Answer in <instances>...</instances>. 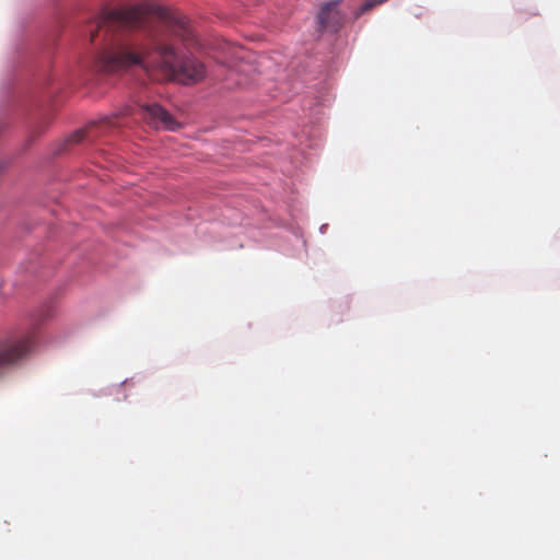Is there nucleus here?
<instances>
[{
	"label": "nucleus",
	"instance_id": "2",
	"mask_svg": "<svg viewBox=\"0 0 560 560\" xmlns=\"http://www.w3.org/2000/svg\"><path fill=\"white\" fill-rule=\"evenodd\" d=\"M156 25L163 34L179 38L184 45L195 44V34L185 19L176 11L155 3L104 11L97 19L95 30L90 32L93 43L101 32L104 36L122 27H148Z\"/></svg>",
	"mask_w": 560,
	"mask_h": 560
},
{
	"label": "nucleus",
	"instance_id": "9",
	"mask_svg": "<svg viewBox=\"0 0 560 560\" xmlns=\"http://www.w3.org/2000/svg\"><path fill=\"white\" fill-rule=\"evenodd\" d=\"M37 120H39L37 118ZM52 120V115L50 113H43L40 114V122L37 121V125H36V128H37V132L39 131V129H44L46 128Z\"/></svg>",
	"mask_w": 560,
	"mask_h": 560
},
{
	"label": "nucleus",
	"instance_id": "3",
	"mask_svg": "<svg viewBox=\"0 0 560 560\" xmlns=\"http://www.w3.org/2000/svg\"><path fill=\"white\" fill-rule=\"evenodd\" d=\"M122 114H113L112 116H104L97 121L89 122L84 128L78 129L72 132L66 140L67 144H77L85 139L94 140L95 138L117 128L120 124L118 118Z\"/></svg>",
	"mask_w": 560,
	"mask_h": 560
},
{
	"label": "nucleus",
	"instance_id": "8",
	"mask_svg": "<svg viewBox=\"0 0 560 560\" xmlns=\"http://www.w3.org/2000/svg\"><path fill=\"white\" fill-rule=\"evenodd\" d=\"M384 2V0H368L364 2L361 8L355 12V18H359L360 15L369 12L374 7L380 5Z\"/></svg>",
	"mask_w": 560,
	"mask_h": 560
},
{
	"label": "nucleus",
	"instance_id": "4",
	"mask_svg": "<svg viewBox=\"0 0 560 560\" xmlns=\"http://www.w3.org/2000/svg\"><path fill=\"white\" fill-rule=\"evenodd\" d=\"M140 115L149 125L155 128H163L173 131L179 127V124L173 118V116L159 104L142 105L140 108Z\"/></svg>",
	"mask_w": 560,
	"mask_h": 560
},
{
	"label": "nucleus",
	"instance_id": "6",
	"mask_svg": "<svg viewBox=\"0 0 560 560\" xmlns=\"http://www.w3.org/2000/svg\"><path fill=\"white\" fill-rule=\"evenodd\" d=\"M32 347V340L24 338L14 341L0 350V368L16 362L24 357Z\"/></svg>",
	"mask_w": 560,
	"mask_h": 560
},
{
	"label": "nucleus",
	"instance_id": "1",
	"mask_svg": "<svg viewBox=\"0 0 560 560\" xmlns=\"http://www.w3.org/2000/svg\"><path fill=\"white\" fill-rule=\"evenodd\" d=\"M98 70L114 73L132 66L147 72H158L165 80L192 84L206 74L205 66L195 58L180 56L175 48L162 39V34H152L148 45L133 44L125 38L113 39L98 55Z\"/></svg>",
	"mask_w": 560,
	"mask_h": 560
},
{
	"label": "nucleus",
	"instance_id": "5",
	"mask_svg": "<svg viewBox=\"0 0 560 560\" xmlns=\"http://www.w3.org/2000/svg\"><path fill=\"white\" fill-rule=\"evenodd\" d=\"M339 4V0H334L323 5L318 14V22L322 28L337 32L342 26L345 15L338 10Z\"/></svg>",
	"mask_w": 560,
	"mask_h": 560
},
{
	"label": "nucleus",
	"instance_id": "7",
	"mask_svg": "<svg viewBox=\"0 0 560 560\" xmlns=\"http://www.w3.org/2000/svg\"><path fill=\"white\" fill-rule=\"evenodd\" d=\"M57 312V306L55 301H46L40 304L39 310H37V325L39 323H45L51 319Z\"/></svg>",
	"mask_w": 560,
	"mask_h": 560
}]
</instances>
